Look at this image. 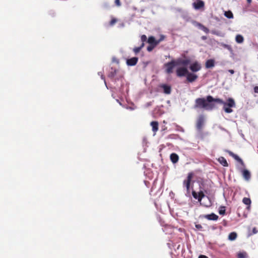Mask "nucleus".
<instances>
[{"label":"nucleus","mask_w":258,"mask_h":258,"mask_svg":"<svg viewBox=\"0 0 258 258\" xmlns=\"http://www.w3.org/2000/svg\"><path fill=\"white\" fill-rule=\"evenodd\" d=\"M192 195L194 198L198 200L199 202H201L203 197H205V194L202 190H200L198 193L196 192L195 191H192Z\"/></svg>","instance_id":"nucleus-12"},{"label":"nucleus","mask_w":258,"mask_h":258,"mask_svg":"<svg viewBox=\"0 0 258 258\" xmlns=\"http://www.w3.org/2000/svg\"><path fill=\"white\" fill-rule=\"evenodd\" d=\"M152 102H149L147 103L146 106L147 107H149V106L152 105Z\"/></svg>","instance_id":"nucleus-43"},{"label":"nucleus","mask_w":258,"mask_h":258,"mask_svg":"<svg viewBox=\"0 0 258 258\" xmlns=\"http://www.w3.org/2000/svg\"><path fill=\"white\" fill-rule=\"evenodd\" d=\"M218 212L220 215H224L225 214V207L221 206Z\"/></svg>","instance_id":"nucleus-31"},{"label":"nucleus","mask_w":258,"mask_h":258,"mask_svg":"<svg viewBox=\"0 0 258 258\" xmlns=\"http://www.w3.org/2000/svg\"><path fill=\"white\" fill-rule=\"evenodd\" d=\"M155 47V46H153V45H151V44H150L147 48V50L149 51V52H150Z\"/></svg>","instance_id":"nucleus-36"},{"label":"nucleus","mask_w":258,"mask_h":258,"mask_svg":"<svg viewBox=\"0 0 258 258\" xmlns=\"http://www.w3.org/2000/svg\"><path fill=\"white\" fill-rule=\"evenodd\" d=\"M247 1L248 4H250L251 3V0H247Z\"/></svg>","instance_id":"nucleus-48"},{"label":"nucleus","mask_w":258,"mask_h":258,"mask_svg":"<svg viewBox=\"0 0 258 258\" xmlns=\"http://www.w3.org/2000/svg\"><path fill=\"white\" fill-rule=\"evenodd\" d=\"M215 98L213 96L208 95L205 98H198L195 100L194 108L195 109H204L206 110H212L215 108Z\"/></svg>","instance_id":"nucleus-2"},{"label":"nucleus","mask_w":258,"mask_h":258,"mask_svg":"<svg viewBox=\"0 0 258 258\" xmlns=\"http://www.w3.org/2000/svg\"><path fill=\"white\" fill-rule=\"evenodd\" d=\"M243 37L240 34H238L236 36L235 41L238 43H241L243 42Z\"/></svg>","instance_id":"nucleus-26"},{"label":"nucleus","mask_w":258,"mask_h":258,"mask_svg":"<svg viewBox=\"0 0 258 258\" xmlns=\"http://www.w3.org/2000/svg\"><path fill=\"white\" fill-rule=\"evenodd\" d=\"M116 22V20L115 19H112L110 21V25H113L115 22Z\"/></svg>","instance_id":"nucleus-39"},{"label":"nucleus","mask_w":258,"mask_h":258,"mask_svg":"<svg viewBox=\"0 0 258 258\" xmlns=\"http://www.w3.org/2000/svg\"><path fill=\"white\" fill-rule=\"evenodd\" d=\"M237 169L241 173L243 178L245 180H249L251 177V174L249 170L246 169H242L240 167H237Z\"/></svg>","instance_id":"nucleus-6"},{"label":"nucleus","mask_w":258,"mask_h":258,"mask_svg":"<svg viewBox=\"0 0 258 258\" xmlns=\"http://www.w3.org/2000/svg\"><path fill=\"white\" fill-rule=\"evenodd\" d=\"M200 203L201 205L206 207H209L212 205L211 199L208 196H206L205 195Z\"/></svg>","instance_id":"nucleus-8"},{"label":"nucleus","mask_w":258,"mask_h":258,"mask_svg":"<svg viewBox=\"0 0 258 258\" xmlns=\"http://www.w3.org/2000/svg\"><path fill=\"white\" fill-rule=\"evenodd\" d=\"M115 4L117 6H120L121 4L120 3V0H115Z\"/></svg>","instance_id":"nucleus-38"},{"label":"nucleus","mask_w":258,"mask_h":258,"mask_svg":"<svg viewBox=\"0 0 258 258\" xmlns=\"http://www.w3.org/2000/svg\"><path fill=\"white\" fill-rule=\"evenodd\" d=\"M199 27L200 28L203 30L204 32H205L206 33H208L209 32V30L205 26H204V25H203L202 24H199Z\"/></svg>","instance_id":"nucleus-30"},{"label":"nucleus","mask_w":258,"mask_h":258,"mask_svg":"<svg viewBox=\"0 0 258 258\" xmlns=\"http://www.w3.org/2000/svg\"><path fill=\"white\" fill-rule=\"evenodd\" d=\"M257 232H258V230L256 229V228L255 227H254L252 228V233H249L248 234V236H250L252 234H256Z\"/></svg>","instance_id":"nucleus-35"},{"label":"nucleus","mask_w":258,"mask_h":258,"mask_svg":"<svg viewBox=\"0 0 258 258\" xmlns=\"http://www.w3.org/2000/svg\"><path fill=\"white\" fill-rule=\"evenodd\" d=\"M221 46H223L224 48L228 49L229 51V52H230L231 55H234L233 50L230 45H229L228 44H225V43H222Z\"/></svg>","instance_id":"nucleus-24"},{"label":"nucleus","mask_w":258,"mask_h":258,"mask_svg":"<svg viewBox=\"0 0 258 258\" xmlns=\"http://www.w3.org/2000/svg\"><path fill=\"white\" fill-rule=\"evenodd\" d=\"M219 128L222 131L227 132V130L222 126H219Z\"/></svg>","instance_id":"nucleus-44"},{"label":"nucleus","mask_w":258,"mask_h":258,"mask_svg":"<svg viewBox=\"0 0 258 258\" xmlns=\"http://www.w3.org/2000/svg\"><path fill=\"white\" fill-rule=\"evenodd\" d=\"M165 38V36L164 35H162V34L160 35V38L158 40H157L158 41H159V43L160 42L163 41L164 40Z\"/></svg>","instance_id":"nucleus-37"},{"label":"nucleus","mask_w":258,"mask_h":258,"mask_svg":"<svg viewBox=\"0 0 258 258\" xmlns=\"http://www.w3.org/2000/svg\"><path fill=\"white\" fill-rule=\"evenodd\" d=\"M226 151L228 153V154L232 157L235 160L238 162L242 167H245V164L242 161V160L236 154H235L229 150H226Z\"/></svg>","instance_id":"nucleus-9"},{"label":"nucleus","mask_w":258,"mask_h":258,"mask_svg":"<svg viewBox=\"0 0 258 258\" xmlns=\"http://www.w3.org/2000/svg\"><path fill=\"white\" fill-rule=\"evenodd\" d=\"M218 161L224 167H227L228 166V164L226 160L223 157H220L218 158Z\"/></svg>","instance_id":"nucleus-22"},{"label":"nucleus","mask_w":258,"mask_h":258,"mask_svg":"<svg viewBox=\"0 0 258 258\" xmlns=\"http://www.w3.org/2000/svg\"><path fill=\"white\" fill-rule=\"evenodd\" d=\"M138 61V58L137 57H133L131 58L127 59L126 63L128 66H134Z\"/></svg>","instance_id":"nucleus-14"},{"label":"nucleus","mask_w":258,"mask_h":258,"mask_svg":"<svg viewBox=\"0 0 258 258\" xmlns=\"http://www.w3.org/2000/svg\"><path fill=\"white\" fill-rule=\"evenodd\" d=\"M148 42L149 44L151 45H153L154 46H156L159 44V41L157 40H156L154 36H150L148 39Z\"/></svg>","instance_id":"nucleus-16"},{"label":"nucleus","mask_w":258,"mask_h":258,"mask_svg":"<svg viewBox=\"0 0 258 258\" xmlns=\"http://www.w3.org/2000/svg\"><path fill=\"white\" fill-rule=\"evenodd\" d=\"M190 61L189 59H182L180 61V63L183 66H187L190 63Z\"/></svg>","instance_id":"nucleus-33"},{"label":"nucleus","mask_w":258,"mask_h":258,"mask_svg":"<svg viewBox=\"0 0 258 258\" xmlns=\"http://www.w3.org/2000/svg\"><path fill=\"white\" fill-rule=\"evenodd\" d=\"M205 121V118L204 115L201 114L199 115L197 119L196 123V128L198 131H201L203 127L204 126Z\"/></svg>","instance_id":"nucleus-4"},{"label":"nucleus","mask_w":258,"mask_h":258,"mask_svg":"<svg viewBox=\"0 0 258 258\" xmlns=\"http://www.w3.org/2000/svg\"><path fill=\"white\" fill-rule=\"evenodd\" d=\"M126 108L127 109L132 110L135 109V108L134 107H126Z\"/></svg>","instance_id":"nucleus-46"},{"label":"nucleus","mask_w":258,"mask_h":258,"mask_svg":"<svg viewBox=\"0 0 258 258\" xmlns=\"http://www.w3.org/2000/svg\"><path fill=\"white\" fill-rule=\"evenodd\" d=\"M193 176L194 174L192 172L188 173L186 179L183 182V185L186 187V190L188 192L189 191L190 184Z\"/></svg>","instance_id":"nucleus-5"},{"label":"nucleus","mask_w":258,"mask_h":258,"mask_svg":"<svg viewBox=\"0 0 258 258\" xmlns=\"http://www.w3.org/2000/svg\"><path fill=\"white\" fill-rule=\"evenodd\" d=\"M253 90L255 93H258V86L254 87Z\"/></svg>","instance_id":"nucleus-41"},{"label":"nucleus","mask_w":258,"mask_h":258,"mask_svg":"<svg viewBox=\"0 0 258 258\" xmlns=\"http://www.w3.org/2000/svg\"><path fill=\"white\" fill-rule=\"evenodd\" d=\"M108 77L112 79V82L116 83L117 81L121 82V86L118 88L119 92L122 95H124L125 93L127 94L129 91V86L127 83L123 81V74L117 70L115 69L111 68L110 71L108 74Z\"/></svg>","instance_id":"nucleus-1"},{"label":"nucleus","mask_w":258,"mask_h":258,"mask_svg":"<svg viewBox=\"0 0 258 258\" xmlns=\"http://www.w3.org/2000/svg\"><path fill=\"white\" fill-rule=\"evenodd\" d=\"M196 227L198 229H201L202 228V226L200 224L196 225Z\"/></svg>","instance_id":"nucleus-40"},{"label":"nucleus","mask_w":258,"mask_h":258,"mask_svg":"<svg viewBox=\"0 0 258 258\" xmlns=\"http://www.w3.org/2000/svg\"><path fill=\"white\" fill-rule=\"evenodd\" d=\"M147 36L145 35H142L141 37V40L142 43H144L147 40Z\"/></svg>","instance_id":"nucleus-34"},{"label":"nucleus","mask_w":258,"mask_h":258,"mask_svg":"<svg viewBox=\"0 0 258 258\" xmlns=\"http://www.w3.org/2000/svg\"><path fill=\"white\" fill-rule=\"evenodd\" d=\"M153 132L156 133L158 130V122L156 121H153L151 122Z\"/></svg>","instance_id":"nucleus-21"},{"label":"nucleus","mask_w":258,"mask_h":258,"mask_svg":"<svg viewBox=\"0 0 258 258\" xmlns=\"http://www.w3.org/2000/svg\"><path fill=\"white\" fill-rule=\"evenodd\" d=\"M237 236V235L236 232H231L228 235V239L231 241H233L236 239Z\"/></svg>","instance_id":"nucleus-25"},{"label":"nucleus","mask_w":258,"mask_h":258,"mask_svg":"<svg viewBox=\"0 0 258 258\" xmlns=\"http://www.w3.org/2000/svg\"><path fill=\"white\" fill-rule=\"evenodd\" d=\"M180 248V245H178L177 247V248L178 249Z\"/></svg>","instance_id":"nucleus-50"},{"label":"nucleus","mask_w":258,"mask_h":258,"mask_svg":"<svg viewBox=\"0 0 258 258\" xmlns=\"http://www.w3.org/2000/svg\"><path fill=\"white\" fill-rule=\"evenodd\" d=\"M214 60L213 59H208L206 62V67L208 69L212 68L214 66Z\"/></svg>","instance_id":"nucleus-23"},{"label":"nucleus","mask_w":258,"mask_h":258,"mask_svg":"<svg viewBox=\"0 0 258 258\" xmlns=\"http://www.w3.org/2000/svg\"><path fill=\"white\" fill-rule=\"evenodd\" d=\"M237 257H238V258H247L248 255L246 252L243 251V252H239L237 254Z\"/></svg>","instance_id":"nucleus-27"},{"label":"nucleus","mask_w":258,"mask_h":258,"mask_svg":"<svg viewBox=\"0 0 258 258\" xmlns=\"http://www.w3.org/2000/svg\"><path fill=\"white\" fill-rule=\"evenodd\" d=\"M144 45H145V43H141V44H140V45L139 46L135 47L133 49V51L134 52V53L135 54H137L141 51V50L142 49V48L144 47Z\"/></svg>","instance_id":"nucleus-20"},{"label":"nucleus","mask_w":258,"mask_h":258,"mask_svg":"<svg viewBox=\"0 0 258 258\" xmlns=\"http://www.w3.org/2000/svg\"><path fill=\"white\" fill-rule=\"evenodd\" d=\"M161 87L163 88V92L165 94H169L171 93V87L168 85L162 84Z\"/></svg>","instance_id":"nucleus-18"},{"label":"nucleus","mask_w":258,"mask_h":258,"mask_svg":"<svg viewBox=\"0 0 258 258\" xmlns=\"http://www.w3.org/2000/svg\"><path fill=\"white\" fill-rule=\"evenodd\" d=\"M153 190H154L153 187H152V188H151V191H153Z\"/></svg>","instance_id":"nucleus-51"},{"label":"nucleus","mask_w":258,"mask_h":258,"mask_svg":"<svg viewBox=\"0 0 258 258\" xmlns=\"http://www.w3.org/2000/svg\"><path fill=\"white\" fill-rule=\"evenodd\" d=\"M228 72L231 74H233L234 73V71L233 70H228Z\"/></svg>","instance_id":"nucleus-45"},{"label":"nucleus","mask_w":258,"mask_h":258,"mask_svg":"<svg viewBox=\"0 0 258 258\" xmlns=\"http://www.w3.org/2000/svg\"><path fill=\"white\" fill-rule=\"evenodd\" d=\"M197 78L198 76L197 75L188 72V73L186 75V79L189 82L192 83L195 81Z\"/></svg>","instance_id":"nucleus-15"},{"label":"nucleus","mask_w":258,"mask_h":258,"mask_svg":"<svg viewBox=\"0 0 258 258\" xmlns=\"http://www.w3.org/2000/svg\"><path fill=\"white\" fill-rule=\"evenodd\" d=\"M215 102L223 105V109L226 113H230L233 112L232 108L236 107V103L232 98H229L227 102L224 101L220 98H215Z\"/></svg>","instance_id":"nucleus-3"},{"label":"nucleus","mask_w":258,"mask_h":258,"mask_svg":"<svg viewBox=\"0 0 258 258\" xmlns=\"http://www.w3.org/2000/svg\"><path fill=\"white\" fill-rule=\"evenodd\" d=\"M192 5L195 9L200 10L204 8L205 4L204 2L201 0H197L192 4Z\"/></svg>","instance_id":"nucleus-13"},{"label":"nucleus","mask_w":258,"mask_h":258,"mask_svg":"<svg viewBox=\"0 0 258 258\" xmlns=\"http://www.w3.org/2000/svg\"><path fill=\"white\" fill-rule=\"evenodd\" d=\"M166 67V72L168 74L172 73L173 69L176 66L175 61L173 60L165 64Z\"/></svg>","instance_id":"nucleus-7"},{"label":"nucleus","mask_w":258,"mask_h":258,"mask_svg":"<svg viewBox=\"0 0 258 258\" xmlns=\"http://www.w3.org/2000/svg\"><path fill=\"white\" fill-rule=\"evenodd\" d=\"M98 75L99 76H100L101 77V79L104 81L105 85L106 87L107 88V89H108L107 84H106V82L105 81V77L104 76L103 73L102 72H100L98 73Z\"/></svg>","instance_id":"nucleus-32"},{"label":"nucleus","mask_w":258,"mask_h":258,"mask_svg":"<svg viewBox=\"0 0 258 258\" xmlns=\"http://www.w3.org/2000/svg\"><path fill=\"white\" fill-rule=\"evenodd\" d=\"M198 258H208V257L205 255H200Z\"/></svg>","instance_id":"nucleus-42"},{"label":"nucleus","mask_w":258,"mask_h":258,"mask_svg":"<svg viewBox=\"0 0 258 258\" xmlns=\"http://www.w3.org/2000/svg\"><path fill=\"white\" fill-rule=\"evenodd\" d=\"M116 101L119 103L120 105H122L121 103L119 101L118 99H116Z\"/></svg>","instance_id":"nucleus-49"},{"label":"nucleus","mask_w":258,"mask_h":258,"mask_svg":"<svg viewBox=\"0 0 258 258\" xmlns=\"http://www.w3.org/2000/svg\"><path fill=\"white\" fill-rule=\"evenodd\" d=\"M242 202L246 205L250 206L251 204V200L249 198H244L242 200Z\"/></svg>","instance_id":"nucleus-29"},{"label":"nucleus","mask_w":258,"mask_h":258,"mask_svg":"<svg viewBox=\"0 0 258 258\" xmlns=\"http://www.w3.org/2000/svg\"><path fill=\"white\" fill-rule=\"evenodd\" d=\"M201 38L202 40H205L207 39V37L206 36H202Z\"/></svg>","instance_id":"nucleus-47"},{"label":"nucleus","mask_w":258,"mask_h":258,"mask_svg":"<svg viewBox=\"0 0 258 258\" xmlns=\"http://www.w3.org/2000/svg\"><path fill=\"white\" fill-rule=\"evenodd\" d=\"M205 217L209 220L216 221L218 219V216L214 213L206 215Z\"/></svg>","instance_id":"nucleus-17"},{"label":"nucleus","mask_w":258,"mask_h":258,"mask_svg":"<svg viewBox=\"0 0 258 258\" xmlns=\"http://www.w3.org/2000/svg\"><path fill=\"white\" fill-rule=\"evenodd\" d=\"M224 16L228 19H232L233 18V15L230 11L225 12Z\"/></svg>","instance_id":"nucleus-28"},{"label":"nucleus","mask_w":258,"mask_h":258,"mask_svg":"<svg viewBox=\"0 0 258 258\" xmlns=\"http://www.w3.org/2000/svg\"><path fill=\"white\" fill-rule=\"evenodd\" d=\"M170 158L172 162L174 164L177 163L179 160V157L178 155L174 153L170 154Z\"/></svg>","instance_id":"nucleus-19"},{"label":"nucleus","mask_w":258,"mask_h":258,"mask_svg":"<svg viewBox=\"0 0 258 258\" xmlns=\"http://www.w3.org/2000/svg\"><path fill=\"white\" fill-rule=\"evenodd\" d=\"M188 70L186 68L180 67L177 69L176 73L178 77H181L186 76L188 73Z\"/></svg>","instance_id":"nucleus-10"},{"label":"nucleus","mask_w":258,"mask_h":258,"mask_svg":"<svg viewBox=\"0 0 258 258\" xmlns=\"http://www.w3.org/2000/svg\"><path fill=\"white\" fill-rule=\"evenodd\" d=\"M201 65L197 61H195L194 62L191 63L189 66V69L192 72H197L199 71L201 69Z\"/></svg>","instance_id":"nucleus-11"},{"label":"nucleus","mask_w":258,"mask_h":258,"mask_svg":"<svg viewBox=\"0 0 258 258\" xmlns=\"http://www.w3.org/2000/svg\"><path fill=\"white\" fill-rule=\"evenodd\" d=\"M241 137H242V138H243L244 137V135L242 134H241Z\"/></svg>","instance_id":"nucleus-52"}]
</instances>
